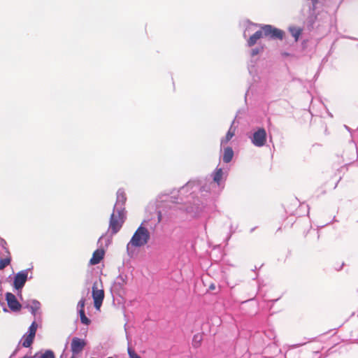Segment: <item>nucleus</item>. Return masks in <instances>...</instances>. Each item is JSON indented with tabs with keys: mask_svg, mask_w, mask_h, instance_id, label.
<instances>
[{
	"mask_svg": "<svg viewBox=\"0 0 358 358\" xmlns=\"http://www.w3.org/2000/svg\"><path fill=\"white\" fill-rule=\"evenodd\" d=\"M125 221L124 209H117L110 215L108 230L110 231L111 235L116 234L122 228Z\"/></svg>",
	"mask_w": 358,
	"mask_h": 358,
	"instance_id": "f257e3e1",
	"label": "nucleus"
},
{
	"mask_svg": "<svg viewBox=\"0 0 358 358\" xmlns=\"http://www.w3.org/2000/svg\"><path fill=\"white\" fill-rule=\"evenodd\" d=\"M150 235L147 228L141 225L131 237L129 243L134 247H141L148 243Z\"/></svg>",
	"mask_w": 358,
	"mask_h": 358,
	"instance_id": "f03ea898",
	"label": "nucleus"
},
{
	"mask_svg": "<svg viewBox=\"0 0 358 358\" xmlns=\"http://www.w3.org/2000/svg\"><path fill=\"white\" fill-rule=\"evenodd\" d=\"M264 36H269L272 39L282 40L285 31L270 24L262 26Z\"/></svg>",
	"mask_w": 358,
	"mask_h": 358,
	"instance_id": "7ed1b4c3",
	"label": "nucleus"
},
{
	"mask_svg": "<svg viewBox=\"0 0 358 358\" xmlns=\"http://www.w3.org/2000/svg\"><path fill=\"white\" fill-rule=\"evenodd\" d=\"M92 298L95 308L99 310L104 299V291L102 288L98 287L96 282L92 286Z\"/></svg>",
	"mask_w": 358,
	"mask_h": 358,
	"instance_id": "20e7f679",
	"label": "nucleus"
},
{
	"mask_svg": "<svg viewBox=\"0 0 358 358\" xmlns=\"http://www.w3.org/2000/svg\"><path fill=\"white\" fill-rule=\"evenodd\" d=\"M38 325L36 322H33L30 325L28 334H26L22 338V345L24 348H29L33 343L34 339L36 336Z\"/></svg>",
	"mask_w": 358,
	"mask_h": 358,
	"instance_id": "39448f33",
	"label": "nucleus"
},
{
	"mask_svg": "<svg viewBox=\"0 0 358 358\" xmlns=\"http://www.w3.org/2000/svg\"><path fill=\"white\" fill-rule=\"evenodd\" d=\"M252 143L257 147H262L266 142V132L264 128L259 129L253 134Z\"/></svg>",
	"mask_w": 358,
	"mask_h": 358,
	"instance_id": "423d86ee",
	"label": "nucleus"
},
{
	"mask_svg": "<svg viewBox=\"0 0 358 358\" xmlns=\"http://www.w3.org/2000/svg\"><path fill=\"white\" fill-rule=\"evenodd\" d=\"M87 345L85 340L73 337L71 340V350L73 355H78L80 353Z\"/></svg>",
	"mask_w": 358,
	"mask_h": 358,
	"instance_id": "0eeeda50",
	"label": "nucleus"
},
{
	"mask_svg": "<svg viewBox=\"0 0 358 358\" xmlns=\"http://www.w3.org/2000/svg\"><path fill=\"white\" fill-rule=\"evenodd\" d=\"M27 270L22 271L15 275L13 286L16 289H20L24 287L27 280Z\"/></svg>",
	"mask_w": 358,
	"mask_h": 358,
	"instance_id": "6e6552de",
	"label": "nucleus"
},
{
	"mask_svg": "<svg viewBox=\"0 0 358 358\" xmlns=\"http://www.w3.org/2000/svg\"><path fill=\"white\" fill-rule=\"evenodd\" d=\"M6 299L8 307L12 311L16 312L21 309L22 305L19 303L16 296L13 294L7 292L6 294Z\"/></svg>",
	"mask_w": 358,
	"mask_h": 358,
	"instance_id": "1a4fd4ad",
	"label": "nucleus"
},
{
	"mask_svg": "<svg viewBox=\"0 0 358 358\" xmlns=\"http://www.w3.org/2000/svg\"><path fill=\"white\" fill-rule=\"evenodd\" d=\"M104 255L105 252L103 249L96 250L92 254V257L90 260V264L91 265L98 264L103 259Z\"/></svg>",
	"mask_w": 358,
	"mask_h": 358,
	"instance_id": "9d476101",
	"label": "nucleus"
},
{
	"mask_svg": "<svg viewBox=\"0 0 358 358\" xmlns=\"http://www.w3.org/2000/svg\"><path fill=\"white\" fill-rule=\"evenodd\" d=\"M4 252L6 253V255H4V257L0 259V270L4 269L10 264L11 262V255L6 247H4Z\"/></svg>",
	"mask_w": 358,
	"mask_h": 358,
	"instance_id": "9b49d317",
	"label": "nucleus"
},
{
	"mask_svg": "<svg viewBox=\"0 0 358 358\" xmlns=\"http://www.w3.org/2000/svg\"><path fill=\"white\" fill-rule=\"evenodd\" d=\"M263 30L257 31L255 34H253L248 40V45L249 47H252L256 44L257 41L264 36Z\"/></svg>",
	"mask_w": 358,
	"mask_h": 358,
	"instance_id": "f8f14e48",
	"label": "nucleus"
},
{
	"mask_svg": "<svg viewBox=\"0 0 358 358\" xmlns=\"http://www.w3.org/2000/svg\"><path fill=\"white\" fill-rule=\"evenodd\" d=\"M234 157V151L231 147H227L224 149L223 162L224 163L230 162Z\"/></svg>",
	"mask_w": 358,
	"mask_h": 358,
	"instance_id": "ddd939ff",
	"label": "nucleus"
},
{
	"mask_svg": "<svg viewBox=\"0 0 358 358\" xmlns=\"http://www.w3.org/2000/svg\"><path fill=\"white\" fill-rule=\"evenodd\" d=\"M235 132H236V128L231 125L230 127L228 132L227 133L224 139L222 140L221 143H224L229 142L233 138V136L235 135Z\"/></svg>",
	"mask_w": 358,
	"mask_h": 358,
	"instance_id": "4468645a",
	"label": "nucleus"
},
{
	"mask_svg": "<svg viewBox=\"0 0 358 358\" xmlns=\"http://www.w3.org/2000/svg\"><path fill=\"white\" fill-rule=\"evenodd\" d=\"M222 176H223L222 169H221V168L216 169V170L213 174L214 182H216L217 184L220 185L221 180L222 178Z\"/></svg>",
	"mask_w": 358,
	"mask_h": 358,
	"instance_id": "2eb2a0df",
	"label": "nucleus"
},
{
	"mask_svg": "<svg viewBox=\"0 0 358 358\" xmlns=\"http://www.w3.org/2000/svg\"><path fill=\"white\" fill-rule=\"evenodd\" d=\"M30 309L31 313L33 315H36V312L39 310L41 307V304L38 301L36 300H33L30 304L28 305V306Z\"/></svg>",
	"mask_w": 358,
	"mask_h": 358,
	"instance_id": "dca6fc26",
	"label": "nucleus"
},
{
	"mask_svg": "<svg viewBox=\"0 0 358 358\" xmlns=\"http://www.w3.org/2000/svg\"><path fill=\"white\" fill-rule=\"evenodd\" d=\"M291 34L294 38L295 41H297L301 34L302 29L299 27H290L289 29Z\"/></svg>",
	"mask_w": 358,
	"mask_h": 358,
	"instance_id": "f3484780",
	"label": "nucleus"
},
{
	"mask_svg": "<svg viewBox=\"0 0 358 358\" xmlns=\"http://www.w3.org/2000/svg\"><path fill=\"white\" fill-rule=\"evenodd\" d=\"M126 199L127 198L124 193L122 192H118L117 194V202L115 206H117L119 204L123 206L126 201Z\"/></svg>",
	"mask_w": 358,
	"mask_h": 358,
	"instance_id": "a211bd4d",
	"label": "nucleus"
},
{
	"mask_svg": "<svg viewBox=\"0 0 358 358\" xmlns=\"http://www.w3.org/2000/svg\"><path fill=\"white\" fill-rule=\"evenodd\" d=\"M79 315L80 317V321L83 324L85 325H89L90 324L91 321L86 317L85 310H79Z\"/></svg>",
	"mask_w": 358,
	"mask_h": 358,
	"instance_id": "6ab92c4d",
	"label": "nucleus"
},
{
	"mask_svg": "<svg viewBox=\"0 0 358 358\" xmlns=\"http://www.w3.org/2000/svg\"><path fill=\"white\" fill-rule=\"evenodd\" d=\"M202 340V336L200 334H196L194 336L193 341H192V345L194 348H198L201 345V342Z\"/></svg>",
	"mask_w": 358,
	"mask_h": 358,
	"instance_id": "aec40b11",
	"label": "nucleus"
},
{
	"mask_svg": "<svg viewBox=\"0 0 358 358\" xmlns=\"http://www.w3.org/2000/svg\"><path fill=\"white\" fill-rule=\"evenodd\" d=\"M127 352H128V355L129 356V358H141L136 352L135 350L130 348V347H128L127 348Z\"/></svg>",
	"mask_w": 358,
	"mask_h": 358,
	"instance_id": "412c9836",
	"label": "nucleus"
},
{
	"mask_svg": "<svg viewBox=\"0 0 358 358\" xmlns=\"http://www.w3.org/2000/svg\"><path fill=\"white\" fill-rule=\"evenodd\" d=\"M41 358H55L54 352L51 350H46L41 357Z\"/></svg>",
	"mask_w": 358,
	"mask_h": 358,
	"instance_id": "4be33fe9",
	"label": "nucleus"
},
{
	"mask_svg": "<svg viewBox=\"0 0 358 358\" xmlns=\"http://www.w3.org/2000/svg\"><path fill=\"white\" fill-rule=\"evenodd\" d=\"M85 304V300L84 299H81L78 303V307L79 310H84Z\"/></svg>",
	"mask_w": 358,
	"mask_h": 358,
	"instance_id": "5701e85b",
	"label": "nucleus"
},
{
	"mask_svg": "<svg viewBox=\"0 0 358 358\" xmlns=\"http://www.w3.org/2000/svg\"><path fill=\"white\" fill-rule=\"evenodd\" d=\"M259 51L260 50L259 48L252 49L251 52L252 56L257 55V54H259Z\"/></svg>",
	"mask_w": 358,
	"mask_h": 358,
	"instance_id": "b1692460",
	"label": "nucleus"
},
{
	"mask_svg": "<svg viewBox=\"0 0 358 358\" xmlns=\"http://www.w3.org/2000/svg\"><path fill=\"white\" fill-rule=\"evenodd\" d=\"M210 289H215V285H211L210 286Z\"/></svg>",
	"mask_w": 358,
	"mask_h": 358,
	"instance_id": "393cba45",
	"label": "nucleus"
},
{
	"mask_svg": "<svg viewBox=\"0 0 358 358\" xmlns=\"http://www.w3.org/2000/svg\"><path fill=\"white\" fill-rule=\"evenodd\" d=\"M22 358H32L31 357H28V356H24V357Z\"/></svg>",
	"mask_w": 358,
	"mask_h": 358,
	"instance_id": "a878e982",
	"label": "nucleus"
},
{
	"mask_svg": "<svg viewBox=\"0 0 358 358\" xmlns=\"http://www.w3.org/2000/svg\"><path fill=\"white\" fill-rule=\"evenodd\" d=\"M108 358H113V357H108Z\"/></svg>",
	"mask_w": 358,
	"mask_h": 358,
	"instance_id": "bb28decb",
	"label": "nucleus"
},
{
	"mask_svg": "<svg viewBox=\"0 0 358 358\" xmlns=\"http://www.w3.org/2000/svg\"><path fill=\"white\" fill-rule=\"evenodd\" d=\"M71 358H74V357H71Z\"/></svg>",
	"mask_w": 358,
	"mask_h": 358,
	"instance_id": "cd10ccee",
	"label": "nucleus"
}]
</instances>
